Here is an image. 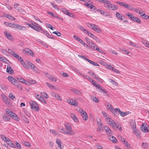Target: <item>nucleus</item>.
<instances>
[{
    "label": "nucleus",
    "instance_id": "nucleus-1",
    "mask_svg": "<svg viewBox=\"0 0 149 149\" xmlns=\"http://www.w3.org/2000/svg\"><path fill=\"white\" fill-rule=\"evenodd\" d=\"M100 2L104 4V6L105 8L110 10H115L118 8L117 5L111 4L110 2L107 0H100Z\"/></svg>",
    "mask_w": 149,
    "mask_h": 149
},
{
    "label": "nucleus",
    "instance_id": "nucleus-2",
    "mask_svg": "<svg viewBox=\"0 0 149 149\" xmlns=\"http://www.w3.org/2000/svg\"><path fill=\"white\" fill-rule=\"evenodd\" d=\"M118 137V139L124 144L127 149H130L131 148L130 144L123 136L120 135H119Z\"/></svg>",
    "mask_w": 149,
    "mask_h": 149
},
{
    "label": "nucleus",
    "instance_id": "nucleus-3",
    "mask_svg": "<svg viewBox=\"0 0 149 149\" xmlns=\"http://www.w3.org/2000/svg\"><path fill=\"white\" fill-rule=\"evenodd\" d=\"M87 26L89 27H90L93 29L97 33H100L101 32V31L99 27L96 25H95L94 24H91L88 23L87 25Z\"/></svg>",
    "mask_w": 149,
    "mask_h": 149
},
{
    "label": "nucleus",
    "instance_id": "nucleus-4",
    "mask_svg": "<svg viewBox=\"0 0 149 149\" xmlns=\"http://www.w3.org/2000/svg\"><path fill=\"white\" fill-rule=\"evenodd\" d=\"M8 52L14 57L17 59L18 60L21 62V60L23 59L21 57L19 56L16 53L12 51V50L10 49H8Z\"/></svg>",
    "mask_w": 149,
    "mask_h": 149
},
{
    "label": "nucleus",
    "instance_id": "nucleus-5",
    "mask_svg": "<svg viewBox=\"0 0 149 149\" xmlns=\"http://www.w3.org/2000/svg\"><path fill=\"white\" fill-rule=\"evenodd\" d=\"M29 103L31 106L32 109L35 110L39 109L38 105L36 102L34 101H30L29 102Z\"/></svg>",
    "mask_w": 149,
    "mask_h": 149
},
{
    "label": "nucleus",
    "instance_id": "nucleus-6",
    "mask_svg": "<svg viewBox=\"0 0 149 149\" xmlns=\"http://www.w3.org/2000/svg\"><path fill=\"white\" fill-rule=\"evenodd\" d=\"M106 120L108 123L111 125L113 128H115L116 126V123L115 122L109 117H106Z\"/></svg>",
    "mask_w": 149,
    "mask_h": 149
},
{
    "label": "nucleus",
    "instance_id": "nucleus-7",
    "mask_svg": "<svg viewBox=\"0 0 149 149\" xmlns=\"http://www.w3.org/2000/svg\"><path fill=\"white\" fill-rule=\"evenodd\" d=\"M68 102L71 105L77 106L78 105V102L75 99H72L71 100H68Z\"/></svg>",
    "mask_w": 149,
    "mask_h": 149
},
{
    "label": "nucleus",
    "instance_id": "nucleus-8",
    "mask_svg": "<svg viewBox=\"0 0 149 149\" xmlns=\"http://www.w3.org/2000/svg\"><path fill=\"white\" fill-rule=\"evenodd\" d=\"M23 52L24 53H28L32 56H33L34 55L33 52L31 50L29 49L28 48H26L22 50Z\"/></svg>",
    "mask_w": 149,
    "mask_h": 149
},
{
    "label": "nucleus",
    "instance_id": "nucleus-9",
    "mask_svg": "<svg viewBox=\"0 0 149 149\" xmlns=\"http://www.w3.org/2000/svg\"><path fill=\"white\" fill-rule=\"evenodd\" d=\"M1 96L5 104L7 105H8L10 103L9 99L3 94H2Z\"/></svg>",
    "mask_w": 149,
    "mask_h": 149
},
{
    "label": "nucleus",
    "instance_id": "nucleus-10",
    "mask_svg": "<svg viewBox=\"0 0 149 149\" xmlns=\"http://www.w3.org/2000/svg\"><path fill=\"white\" fill-rule=\"evenodd\" d=\"M97 124L99 129V130H103V125L102 122L100 119H99L97 122Z\"/></svg>",
    "mask_w": 149,
    "mask_h": 149
},
{
    "label": "nucleus",
    "instance_id": "nucleus-11",
    "mask_svg": "<svg viewBox=\"0 0 149 149\" xmlns=\"http://www.w3.org/2000/svg\"><path fill=\"white\" fill-rule=\"evenodd\" d=\"M141 129L144 132L147 133L149 132L148 129L147 127V125H144L143 124L141 127Z\"/></svg>",
    "mask_w": 149,
    "mask_h": 149
},
{
    "label": "nucleus",
    "instance_id": "nucleus-12",
    "mask_svg": "<svg viewBox=\"0 0 149 149\" xmlns=\"http://www.w3.org/2000/svg\"><path fill=\"white\" fill-rule=\"evenodd\" d=\"M73 37L74 38H75L76 40H77L78 41H79L81 44H83L84 45H86L87 47L88 46V45L86 44V43L78 36H76L75 35H74L73 36Z\"/></svg>",
    "mask_w": 149,
    "mask_h": 149
},
{
    "label": "nucleus",
    "instance_id": "nucleus-13",
    "mask_svg": "<svg viewBox=\"0 0 149 149\" xmlns=\"http://www.w3.org/2000/svg\"><path fill=\"white\" fill-rule=\"evenodd\" d=\"M56 142L60 149H63V146L61 145L62 143L61 142L59 139H56Z\"/></svg>",
    "mask_w": 149,
    "mask_h": 149
},
{
    "label": "nucleus",
    "instance_id": "nucleus-14",
    "mask_svg": "<svg viewBox=\"0 0 149 149\" xmlns=\"http://www.w3.org/2000/svg\"><path fill=\"white\" fill-rule=\"evenodd\" d=\"M104 129L107 134H111L112 131L107 126H105Z\"/></svg>",
    "mask_w": 149,
    "mask_h": 149
},
{
    "label": "nucleus",
    "instance_id": "nucleus-15",
    "mask_svg": "<svg viewBox=\"0 0 149 149\" xmlns=\"http://www.w3.org/2000/svg\"><path fill=\"white\" fill-rule=\"evenodd\" d=\"M91 82L92 84L94 86L96 87L97 88H100L101 87L98 83L94 81L93 79L92 80Z\"/></svg>",
    "mask_w": 149,
    "mask_h": 149
},
{
    "label": "nucleus",
    "instance_id": "nucleus-16",
    "mask_svg": "<svg viewBox=\"0 0 149 149\" xmlns=\"http://www.w3.org/2000/svg\"><path fill=\"white\" fill-rule=\"evenodd\" d=\"M4 34L8 39L10 40L13 39V37L10 33H8L7 31H5L4 32Z\"/></svg>",
    "mask_w": 149,
    "mask_h": 149
},
{
    "label": "nucleus",
    "instance_id": "nucleus-17",
    "mask_svg": "<svg viewBox=\"0 0 149 149\" xmlns=\"http://www.w3.org/2000/svg\"><path fill=\"white\" fill-rule=\"evenodd\" d=\"M8 79L12 83L15 84L17 81L12 77L10 76L8 77Z\"/></svg>",
    "mask_w": 149,
    "mask_h": 149
},
{
    "label": "nucleus",
    "instance_id": "nucleus-18",
    "mask_svg": "<svg viewBox=\"0 0 149 149\" xmlns=\"http://www.w3.org/2000/svg\"><path fill=\"white\" fill-rule=\"evenodd\" d=\"M88 3L84 4V5L88 7V8L91 9H93L95 10L96 8L93 5L91 4H88Z\"/></svg>",
    "mask_w": 149,
    "mask_h": 149
},
{
    "label": "nucleus",
    "instance_id": "nucleus-19",
    "mask_svg": "<svg viewBox=\"0 0 149 149\" xmlns=\"http://www.w3.org/2000/svg\"><path fill=\"white\" fill-rule=\"evenodd\" d=\"M6 71L8 73L10 74H12L14 73L13 70L10 65L7 66Z\"/></svg>",
    "mask_w": 149,
    "mask_h": 149
},
{
    "label": "nucleus",
    "instance_id": "nucleus-20",
    "mask_svg": "<svg viewBox=\"0 0 149 149\" xmlns=\"http://www.w3.org/2000/svg\"><path fill=\"white\" fill-rule=\"evenodd\" d=\"M107 107L109 109L116 115V109H113L111 105H108Z\"/></svg>",
    "mask_w": 149,
    "mask_h": 149
},
{
    "label": "nucleus",
    "instance_id": "nucleus-21",
    "mask_svg": "<svg viewBox=\"0 0 149 149\" xmlns=\"http://www.w3.org/2000/svg\"><path fill=\"white\" fill-rule=\"evenodd\" d=\"M70 116L72 118L73 120L76 122V123L78 121V120L77 119V117L73 113H71L70 115Z\"/></svg>",
    "mask_w": 149,
    "mask_h": 149
},
{
    "label": "nucleus",
    "instance_id": "nucleus-22",
    "mask_svg": "<svg viewBox=\"0 0 149 149\" xmlns=\"http://www.w3.org/2000/svg\"><path fill=\"white\" fill-rule=\"evenodd\" d=\"M108 139H109L112 142L114 143H116L117 141V139H116V138L113 136H109Z\"/></svg>",
    "mask_w": 149,
    "mask_h": 149
},
{
    "label": "nucleus",
    "instance_id": "nucleus-23",
    "mask_svg": "<svg viewBox=\"0 0 149 149\" xmlns=\"http://www.w3.org/2000/svg\"><path fill=\"white\" fill-rule=\"evenodd\" d=\"M93 76H94V77H93L95 78L97 81H98L99 82H102L103 80L101 79L98 75L96 74H94V75Z\"/></svg>",
    "mask_w": 149,
    "mask_h": 149
},
{
    "label": "nucleus",
    "instance_id": "nucleus-24",
    "mask_svg": "<svg viewBox=\"0 0 149 149\" xmlns=\"http://www.w3.org/2000/svg\"><path fill=\"white\" fill-rule=\"evenodd\" d=\"M116 16L118 19L120 20H123V16L120 14L118 12H117L116 13Z\"/></svg>",
    "mask_w": 149,
    "mask_h": 149
},
{
    "label": "nucleus",
    "instance_id": "nucleus-25",
    "mask_svg": "<svg viewBox=\"0 0 149 149\" xmlns=\"http://www.w3.org/2000/svg\"><path fill=\"white\" fill-rule=\"evenodd\" d=\"M81 115L82 116V118L84 120H86L88 119V116L86 111H84Z\"/></svg>",
    "mask_w": 149,
    "mask_h": 149
},
{
    "label": "nucleus",
    "instance_id": "nucleus-26",
    "mask_svg": "<svg viewBox=\"0 0 149 149\" xmlns=\"http://www.w3.org/2000/svg\"><path fill=\"white\" fill-rule=\"evenodd\" d=\"M116 115L117 114V112H118L121 116L122 117L124 116V115H123L124 113V112L121 111L119 109L116 108Z\"/></svg>",
    "mask_w": 149,
    "mask_h": 149
},
{
    "label": "nucleus",
    "instance_id": "nucleus-27",
    "mask_svg": "<svg viewBox=\"0 0 149 149\" xmlns=\"http://www.w3.org/2000/svg\"><path fill=\"white\" fill-rule=\"evenodd\" d=\"M63 133L65 134L72 135H74L75 134V132H74L72 131V130H69L68 131H66L65 132H63Z\"/></svg>",
    "mask_w": 149,
    "mask_h": 149
},
{
    "label": "nucleus",
    "instance_id": "nucleus-28",
    "mask_svg": "<svg viewBox=\"0 0 149 149\" xmlns=\"http://www.w3.org/2000/svg\"><path fill=\"white\" fill-rule=\"evenodd\" d=\"M17 29L20 31H25L26 30V28L24 26H22L18 24Z\"/></svg>",
    "mask_w": 149,
    "mask_h": 149
},
{
    "label": "nucleus",
    "instance_id": "nucleus-29",
    "mask_svg": "<svg viewBox=\"0 0 149 149\" xmlns=\"http://www.w3.org/2000/svg\"><path fill=\"white\" fill-rule=\"evenodd\" d=\"M46 77L52 81H56V79L52 75L46 76Z\"/></svg>",
    "mask_w": 149,
    "mask_h": 149
},
{
    "label": "nucleus",
    "instance_id": "nucleus-30",
    "mask_svg": "<svg viewBox=\"0 0 149 149\" xmlns=\"http://www.w3.org/2000/svg\"><path fill=\"white\" fill-rule=\"evenodd\" d=\"M71 91L74 93H75L77 94V95H80L81 94V92L78 90L74 89H71Z\"/></svg>",
    "mask_w": 149,
    "mask_h": 149
},
{
    "label": "nucleus",
    "instance_id": "nucleus-31",
    "mask_svg": "<svg viewBox=\"0 0 149 149\" xmlns=\"http://www.w3.org/2000/svg\"><path fill=\"white\" fill-rule=\"evenodd\" d=\"M14 85L17 86L19 89L22 90V85L19 83V82L17 81V82L15 83V84H14Z\"/></svg>",
    "mask_w": 149,
    "mask_h": 149
},
{
    "label": "nucleus",
    "instance_id": "nucleus-32",
    "mask_svg": "<svg viewBox=\"0 0 149 149\" xmlns=\"http://www.w3.org/2000/svg\"><path fill=\"white\" fill-rule=\"evenodd\" d=\"M142 147L143 149H148V144L146 143H143L142 144Z\"/></svg>",
    "mask_w": 149,
    "mask_h": 149
},
{
    "label": "nucleus",
    "instance_id": "nucleus-33",
    "mask_svg": "<svg viewBox=\"0 0 149 149\" xmlns=\"http://www.w3.org/2000/svg\"><path fill=\"white\" fill-rule=\"evenodd\" d=\"M87 61L89 63L91 64V65L96 66H99V65L96 62H95L91 60H90L88 59V60H87Z\"/></svg>",
    "mask_w": 149,
    "mask_h": 149
},
{
    "label": "nucleus",
    "instance_id": "nucleus-34",
    "mask_svg": "<svg viewBox=\"0 0 149 149\" xmlns=\"http://www.w3.org/2000/svg\"><path fill=\"white\" fill-rule=\"evenodd\" d=\"M133 21L134 22H136L138 24H140L141 22V20L139 18L135 17L134 18Z\"/></svg>",
    "mask_w": 149,
    "mask_h": 149
},
{
    "label": "nucleus",
    "instance_id": "nucleus-35",
    "mask_svg": "<svg viewBox=\"0 0 149 149\" xmlns=\"http://www.w3.org/2000/svg\"><path fill=\"white\" fill-rule=\"evenodd\" d=\"M32 24L35 26V27L36 28H38L39 29H40L41 30H42V28L38 24L34 23H33Z\"/></svg>",
    "mask_w": 149,
    "mask_h": 149
},
{
    "label": "nucleus",
    "instance_id": "nucleus-36",
    "mask_svg": "<svg viewBox=\"0 0 149 149\" xmlns=\"http://www.w3.org/2000/svg\"><path fill=\"white\" fill-rule=\"evenodd\" d=\"M143 19H149V16L148 15H145V13L140 15Z\"/></svg>",
    "mask_w": 149,
    "mask_h": 149
},
{
    "label": "nucleus",
    "instance_id": "nucleus-37",
    "mask_svg": "<svg viewBox=\"0 0 149 149\" xmlns=\"http://www.w3.org/2000/svg\"><path fill=\"white\" fill-rule=\"evenodd\" d=\"M27 25H28L31 28L33 29L36 30V31H39V29L38 28H36V27L34 26L31 25V24H27Z\"/></svg>",
    "mask_w": 149,
    "mask_h": 149
},
{
    "label": "nucleus",
    "instance_id": "nucleus-38",
    "mask_svg": "<svg viewBox=\"0 0 149 149\" xmlns=\"http://www.w3.org/2000/svg\"><path fill=\"white\" fill-rule=\"evenodd\" d=\"M116 3L119 4L120 5L123 6L125 8L127 6H126L127 4L124 3L117 1L116 2Z\"/></svg>",
    "mask_w": 149,
    "mask_h": 149
},
{
    "label": "nucleus",
    "instance_id": "nucleus-39",
    "mask_svg": "<svg viewBox=\"0 0 149 149\" xmlns=\"http://www.w3.org/2000/svg\"><path fill=\"white\" fill-rule=\"evenodd\" d=\"M5 16L6 18H8L9 19H11V20H12V19L15 20V18L13 17L12 16H11L9 15L8 14H6L5 15Z\"/></svg>",
    "mask_w": 149,
    "mask_h": 149
},
{
    "label": "nucleus",
    "instance_id": "nucleus-40",
    "mask_svg": "<svg viewBox=\"0 0 149 149\" xmlns=\"http://www.w3.org/2000/svg\"><path fill=\"white\" fill-rule=\"evenodd\" d=\"M144 45L146 47L149 48V42L147 40H145L143 42Z\"/></svg>",
    "mask_w": 149,
    "mask_h": 149
},
{
    "label": "nucleus",
    "instance_id": "nucleus-41",
    "mask_svg": "<svg viewBox=\"0 0 149 149\" xmlns=\"http://www.w3.org/2000/svg\"><path fill=\"white\" fill-rule=\"evenodd\" d=\"M22 65L26 68H28V66L24 62L23 59H22L21 62H20Z\"/></svg>",
    "mask_w": 149,
    "mask_h": 149
},
{
    "label": "nucleus",
    "instance_id": "nucleus-42",
    "mask_svg": "<svg viewBox=\"0 0 149 149\" xmlns=\"http://www.w3.org/2000/svg\"><path fill=\"white\" fill-rule=\"evenodd\" d=\"M10 147L12 148H15V146L13 143L11 141H9L8 143H7Z\"/></svg>",
    "mask_w": 149,
    "mask_h": 149
},
{
    "label": "nucleus",
    "instance_id": "nucleus-43",
    "mask_svg": "<svg viewBox=\"0 0 149 149\" xmlns=\"http://www.w3.org/2000/svg\"><path fill=\"white\" fill-rule=\"evenodd\" d=\"M39 100L41 101L42 103L45 104H46V100L42 97L40 96Z\"/></svg>",
    "mask_w": 149,
    "mask_h": 149
},
{
    "label": "nucleus",
    "instance_id": "nucleus-44",
    "mask_svg": "<svg viewBox=\"0 0 149 149\" xmlns=\"http://www.w3.org/2000/svg\"><path fill=\"white\" fill-rule=\"evenodd\" d=\"M115 130H116L117 129H118V130L121 131L122 130V129L120 125H118V126H117L116 124V126L115 128H113Z\"/></svg>",
    "mask_w": 149,
    "mask_h": 149
},
{
    "label": "nucleus",
    "instance_id": "nucleus-45",
    "mask_svg": "<svg viewBox=\"0 0 149 149\" xmlns=\"http://www.w3.org/2000/svg\"><path fill=\"white\" fill-rule=\"evenodd\" d=\"M41 94H42V95L44 97L46 98H49V96L45 92H41Z\"/></svg>",
    "mask_w": 149,
    "mask_h": 149
},
{
    "label": "nucleus",
    "instance_id": "nucleus-46",
    "mask_svg": "<svg viewBox=\"0 0 149 149\" xmlns=\"http://www.w3.org/2000/svg\"><path fill=\"white\" fill-rule=\"evenodd\" d=\"M46 84L47 85L48 87L51 89H54L55 86L51 84L46 82Z\"/></svg>",
    "mask_w": 149,
    "mask_h": 149
},
{
    "label": "nucleus",
    "instance_id": "nucleus-47",
    "mask_svg": "<svg viewBox=\"0 0 149 149\" xmlns=\"http://www.w3.org/2000/svg\"><path fill=\"white\" fill-rule=\"evenodd\" d=\"M0 61H2L5 63H7V62L8 61L7 60L3 57H0Z\"/></svg>",
    "mask_w": 149,
    "mask_h": 149
},
{
    "label": "nucleus",
    "instance_id": "nucleus-48",
    "mask_svg": "<svg viewBox=\"0 0 149 149\" xmlns=\"http://www.w3.org/2000/svg\"><path fill=\"white\" fill-rule=\"evenodd\" d=\"M109 80L110 82H111L113 84L115 85L116 86H118V84L114 80H113L112 79H109Z\"/></svg>",
    "mask_w": 149,
    "mask_h": 149
},
{
    "label": "nucleus",
    "instance_id": "nucleus-49",
    "mask_svg": "<svg viewBox=\"0 0 149 149\" xmlns=\"http://www.w3.org/2000/svg\"><path fill=\"white\" fill-rule=\"evenodd\" d=\"M89 45L93 49H96V45L94 43H93V42H91V44Z\"/></svg>",
    "mask_w": 149,
    "mask_h": 149
},
{
    "label": "nucleus",
    "instance_id": "nucleus-50",
    "mask_svg": "<svg viewBox=\"0 0 149 149\" xmlns=\"http://www.w3.org/2000/svg\"><path fill=\"white\" fill-rule=\"evenodd\" d=\"M76 110L79 112L81 114H82L83 112H84V111H83V110L80 107H78L76 109Z\"/></svg>",
    "mask_w": 149,
    "mask_h": 149
},
{
    "label": "nucleus",
    "instance_id": "nucleus-51",
    "mask_svg": "<svg viewBox=\"0 0 149 149\" xmlns=\"http://www.w3.org/2000/svg\"><path fill=\"white\" fill-rule=\"evenodd\" d=\"M62 11L63 13H64L65 14L67 15L68 11L67 10H66L64 8H62L60 9Z\"/></svg>",
    "mask_w": 149,
    "mask_h": 149
},
{
    "label": "nucleus",
    "instance_id": "nucleus-52",
    "mask_svg": "<svg viewBox=\"0 0 149 149\" xmlns=\"http://www.w3.org/2000/svg\"><path fill=\"white\" fill-rule=\"evenodd\" d=\"M96 50L97 51H98L99 52H100V53H101L102 54H105V52L102 51L101 49H99L98 47H97L96 48Z\"/></svg>",
    "mask_w": 149,
    "mask_h": 149
},
{
    "label": "nucleus",
    "instance_id": "nucleus-53",
    "mask_svg": "<svg viewBox=\"0 0 149 149\" xmlns=\"http://www.w3.org/2000/svg\"><path fill=\"white\" fill-rule=\"evenodd\" d=\"M126 6H127L126 7H125V8H127L129 10H132L134 9V8L133 7L131 6H129V5L127 4H126Z\"/></svg>",
    "mask_w": 149,
    "mask_h": 149
},
{
    "label": "nucleus",
    "instance_id": "nucleus-54",
    "mask_svg": "<svg viewBox=\"0 0 149 149\" xmlns=\"http://www.w3.org/2000/svg\"><path fill=\"white\" fill-rule=\"evenodd\" d=\"M58 100L62 101V100L61 98V97L57 93H56L55 94L54 96Z\"/></svg>",
    "mask_w": 149,
    "mask_h": 149
},
{
    "label": "nucleus",
    "instance_id": "nucleus-55",
    "mask_svg": "<svg viewBox=\"0 0 149 149\" xmlns=\"http://www.w3.org/2000/svg\"><path fill=\"white\" fill-rule=\"evenodd\" d=\"M34 96L37 99L39 100V98H40V97L41 96H40L39 94L37 93H36L34 94Z\"/></svg>",
    "mask_w": 149,
    "mask_h": 149
},
{
    "label": "nucleus",
    "instance_id": "nucleus-56",
    "mask_svg": "<svg viewBox=\"0 0 149 149\" xmlns=\"http://www.w3.org/2000/svg\"><path fill=\"white\" fill-rule=\"evenodd\" d=\"M91 38H92L94 40H95L97 42H100V41L99 40L98 38L94 35H93Z\"/></svg>",
    "mask_w": 149,
    "mask_h": 149
},
{
    "label": "nucleus",
    "instance_id": "nucleus-57",
    "mask_svg": "<svg viewBox=\"0 0 149 149\" xmlns=\"http://www.w3.org/2000/svg\"><path fill=\"white\" fill-rule=\"evenodd\" d=\"M134 132L136 134L137 136H139L140 133L138 130H133Z\"/></svg>",
    "mask_w": 149,
    "mask_h": 149
},
{
    "label": "nucleus",
    "instance_id": "nucleus-58",
    "mask_svg": "<svg viewBox=\"0 0 149 149\" xmlns=\"http://www.w3.org/2000/svg\"><path fill=\"white\" fill-rule=\"evenodd\" d=\"M3 119L5 120L9 121L10 120V118L8 116H3Z\"/></svg>",
    "mask_w": 149,
    "mask_h": 149
},
{
    "label": "nucleus",
    "instance_id": "nucleus-59",
    "mask_svg": "<svg viewBox=\"0 0 149 149\" xmlns=\"http://www.w3.org/2000/svg\"><path fill=\"white\" fill-rule=\"evenodd\" d=\"M92 100L95 102L98 103L99 101V100L96 97H92Z\"/></svg>",
    "mask_w": 149,
    "mask_h": 149
},
{
    "label": "nucleus",
    "instance_id": "nucleus-60",
    "mask_svg": "<svg viewBox=\"0 0 149 149\" xmlns=\"http://www.w3.org/2000/svg\"><path fill=\"white\" fill-rule=\"evenodd\" d=\"M19 6V5L18 3H15V4L14 5V7L15 8L17 9L18 10H19V8L18 7V6Z\"/></svg>",
    "mask_w": 149,
    "mask_h": 149
},
{
    "label": "nucleus",
    "instance_id": "nucleus-61",
    "mask_svg": "<svg viewBox=\"0 0 149 149\" xmlns=\"http://www.w3.org/2000/svg\"><path fill=\"white\" fill-rule=\"evenodd\" d=\"M79 28L81 31H84L85 33H88V31L86 29H85L83 27L80 26L79 27Z\"/></svg>",
    "mask_w": 149,
    "mask_h": 149
},
{
    "label": "nucleus",
    "instance_id": "nucleus-62",
    "mask_svg": "<svg viewBox=\"0 0 149 149\" xmlns=\"http://www.w3.org/2000/svg\"><path fill=\"white\" fill-rule=\"evenodd\" d=\"M87 79L90 82H91V81L93 79L91 77L87 75H86V79Z\"/></svg>",
    "mask_w": 149,
    "mask_h": 149
},
{
    "label": "nucleus",
    "instance_id": "nucleus-63",
    "mask_svg": "<svg viewBox=\"0 0 149 149\" xmlns=\"http://www.w3.org/2000/svg\"><path fill=\"white\" fill-rule=\"evenodd\" d=\"M78 56L80 58H82L87 61V60H88V59L87 58L84 56H81L79 55H78Z\"/></svg>",
    "mask_w": 149,
    "mask_h": 149
},
{
    "label": "nucleus",
    "instance_id": "nucleus-64",
    "mask_svg": "<svg viewBox=\"0 0 149 149\" xmlns=\"http://www.w3.org/2000/svg\"><path fill=\"white\" fill-rule=\"evenodd\" d=\"M9 97L11 99L13 100L15 98V96L12 93H10L9 95Z\"/></svg>",
    "mask_w": 149,
    "mask_h": 149
}]
</instances>
